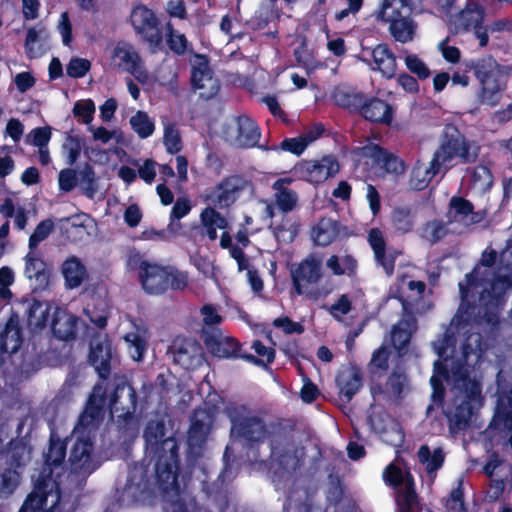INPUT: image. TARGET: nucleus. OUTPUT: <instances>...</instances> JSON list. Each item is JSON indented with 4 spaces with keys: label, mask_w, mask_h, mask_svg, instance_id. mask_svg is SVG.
I'll list each match as a JSON object with an SVG mask.
<instances>
[{
    "label": "nucleus",
    "mask_w": 512,
    "mask_h": 512,
    "mask_svg": "<svg viewBox=\"0 0 512 512\" xmlns=\"http://www.w3.org/2000/svg\"><path fill=\"white\" fill-rule=\"evenodd\" d=\"M495 259L494 251H485L481 263L471 274L466 275L464 282L459 283L462 302L458 313L444 336L433 343L438 359L430 379L432 400L434 404L441 403L444 381L452 385L454 409L446 407L444 412L450 424L457 429L468 424L473 409L481 402V376L476 368L483 352L481 336L479 333L466 336L470 324L465 315L477 294L479 306L485 310L486 321H496L503 297L512 287V239L501 253L503 265L497 273L492 270Z\"/></svg>",
    "instance_id": "obj_1"
},
{
    "label": "nucleus",
    "mask_w": 512,
    "mask_h": 512,
    "mask_svg": "<svg viewBox=\"0 0 512 512\" xmlns=\"http://www.w3.org/2000/svg\"><path fill=\"white\" fill-rule=\"evenodd\" d=\"M164 436L163 422L148 423L144 432L146 457L142 463L130 468L121 498L126 504L145 502L159 491L171 502L170 512H184L178 499L177 443L174 438Z\"/></svg>",
    "instance_id": "obj_2"
},
{
    "label": "nucleus",
    "mask_w": 512,
    "mask_h": 512,
    "mask_svg": "<svg viewBox=\"0 0 512 512\" xmlns=\"http://www.w3.org/2000/svg\"><path fill=\"white\" fill-rule=\"evenodd\" d=\"M106 392L107 388L104 383L95 385L85 410L73 430L74 443L69 457L70 474L85 477L91 474L99 465L93 453V438L102 419V409L107 401Z\"/></svg>",
    "instance_id": "obj_3"
},
{
    "label": "nucleus",
    "mask_w": 512,
    "mask_h": 512,
    "mask_svg": "<svg viewBox=\"0 0 512 512\" xmlns=\"http://www.w3.org/2000/svg\"><path fill=\"white\" fill-rule=\"evenodd\" d=\"M477 151L461 134H446L440 146L434 152L432 160L440 171H448L457 162L469 163L476 159Z\"/></svg>",
    "instance_id": "obj_4"
},
{
    "label": "nucleus",
    "mask_w": 512,
    "mask_h": 512,
    "mask_svg": "<svg viewBox=\"0 0 512 512\" xmlns=\"http://www.w3.org/2000/svg\"><path fill=\"white\" fill-rule=\"evenodd\" d=\"M231 421V436L258 442L265 438L266 429L258 415L244 405H230L226 408Z\"/></svg>",
    "instance_id": "obj_5"
},
{
    "label": "nucleus",
    "mask_w": 512,
    "mask_h": 512,
    "mask_svg": "<svg viewBox=\"0 0 512 512\" xmlns=\"http://www.w3.org/2000/svg\"><path fill=\"white\" fill-rule=\"evenodd\" d=\"M223 137L230 145L250 148L258 144L260 131L254 120L246 115L233 116L223 126Z\"/></svg>",
    "instance_id": "obj_6"
},
{
    "label": "nucleus",
    "mask_w": 512,
    "mask_h": 512,
    "mask_svg": "<svg viewBox=\"0 0 512 512\" xmlns=\"http://www.w3.org/2000/svg\"><path fill=\"white\" fill-rule=\"evenodd\" d=\"M291 274L298 295H305L314 300L318 298V292L311 285L316 284L322 277V263L320 260L309 256L299 263Z\"/></svg>",
    "instance_id": "obj_7"
},
{
    "label": "nucleus",
    "mask_w": 512,
    "mask_h": 512,
    "mask_svg": "<svg viewBox=\"0 0 512 512\" xmlns=\"http://www.w3.org/2000/svg\"><path fill=\"white\" fill-rule=\"evenodd\" d=\"M60 500V488L45 479L36 480L35 490L26 498L19 512H55V506Z\"/></svg>",
    "instance_id": "obj_8"
},
{
    "label": "nucleus",
    "mask_w": 512,
    "mask_h": 512,
    "mask_svg": "<svg viewBox=\"0 0 512 512\" xmlns=\"http://www.w3.org/2000/svg\"><path fill=\"white\" fill-rule=\"evenodd\" d=\"M304 457L302 448H295L292 445L283 448L276 447L272 450L271 470L274 481L289 479L301 464Z\"/></svg>",
    "instance_id": "obj_9"
},
{
    "label": "nucleus",
    "mask_w": 512,
    "mask_h": 512,
    "mask_svg": "<svg viewBox=\"0 0 512 512\" xmlns=\"http://www.w3.org/2000/svg\"><path fill=\"white\" fill-rule=\"evenodd\" d=\"M248 185V182L244 178L231 176L222 180L207 192L205 199L210 205L226 208L236 201L240 192L248 187Z\"/></svg>",
    "instance_id": "obj_10"
},
{
    "label": "nucleus",
    "mask_w": 512,
    "mask_h": 512,
    "mask_svg": "<svg viewBox=\"0 0 512 512\" xmlns=\"http://www.w3.org/2000/svg\"><path fill=\"white\" fill-rule=\"evenodd\" d=\"M338 162L331 156L305 161L295 167L300 178L314 184L322 183L339 172Z\"/></svg>",
    "instance_id": "obj_11"
},
{
    "label": "nucleus",
    "mask_w": 512,
    "mask_h": 512,
    "mask_svg": "<svg viewBox=\"0 0 512 512\" xmlns=\"http://www.w3.org/2000/svg\"><path fill=\"white\" fill-rule=\"evenodd\" d=\"M192 85L202 98L210 99L219 90V81L212 75L208 61L204 56L196 55L192 61Z\"/></svg>",
    "instance_id": "obj_12"
},
{
    "label": "nucleus",
    "mask_w": 512,
    "mask_h": 512,
    "mask_svg": "<svg viewBox=\"0 0 512 512\" xmlns=\"http://www.w3.org/2000/svg\"><path fill=\"white\" fill-rule=\"evenodd\" d=\"M131 24L138 34H141L152 46H158L161 36L158 29V19L148 7L136 5L130 16Z\"/></svg>",
    "instance_id": "obj_13"
},
{
    "label": "nucleus",
    "mask_w": 512,
    "mask_h": 512,
    "mask_svg": "<svg viewBox=\"0 0 512 512\" xmlns=\"http://www.w3.org/2000/svg\"><path fill=\"white\" fill-rule=\"evenodd\" d=\"M168 272L166 266L142 261L139 266V277L143 289L149 294H161L168 289Z\"/></svg>",
    "instance_id": "obj_14"
},
{
    "label": "nucleus",
    "mask_w": 512,
    "mask_h": 512,
    "mask_svg": "<svg viewBox=\"0 0 512 512\" xmlns=\"http://www.w3.org/2000/svg\"><path fill=\"white\" fill-rule=\"evenodd\" d=\"M65 451L64 443L59 439L55 440L54 437H51L50 446L45 456V467L38 479H45L50 484L56 481L58 488H60L61 481L59 479L64 472L62 464L65 458Z\"/></svg>",
    "instance_id": "obj_15"
},
{
    "label": "nucleus",
    "mask_w": 512,
    "mask_h": 512,
    "mask_svg": "<svg viewBox=\"0 0 512 512\" xmlns=\"http://www.w3.org/2000/svg\"><path fill=\"white\" fill-rule=\"evenodd\" d=\"M128 325L129 331L123 335L126 350L134 361L140 362L147 352L150 332L142 322L130 321Z\"/></svg>",
    "instance_id": "obj_16"
},
{
    "label": "nucleus",
    "mask_w": 512,
    "mask_h": 512,
    "mask_svg": "<svg viewBox=\"0 0 512 512\" xmlns=\"http://www.w3.org/2000/svg\"><path fill=\"white\" fill-rule=\"evenodd\" d=\"M58 225L67 239L72 242L85 240L94 227V222L85 213H78L70 217L60 218Z\"/></svg>",
    "instance_id": "obj_17"
},
{
    "label": "nucleus",
    "mask_w": 512,
    "mask_h": 512,
    "mask_svg": "<svg viewBox=\"0 0 512 512\" xmlns=\"http://www.w3.org/2000/svg\"><path fill=\"white\" fill-rule=\"evenodd\" d=\"M358 151L361 156L370 158L379 168L387 173L401 174L405 170L402 160L382 150L376 144L370 143L364 147L358 148Z\"/></svg>",
    "instance_id": "obj_18"
},
{
    "label": "nucleus",
    "mask_w": 512,
    "mask_h": 512,
    "mask_svg": "<svg viewBox=\"0 0 512 512\" xmlns=\"http://www.w3.org/2000/svg\"><path fill=\"white\" fill-rule=\"evenodd\" d=\"M135 392L131 386H118L114 395L109 400V407L112 416L123 419L125 422L132 418L135 410Z\"/></svg>",
    "instance_id": "obj_19"
},
{
    "label": "nucleus",
    "mask_w": 512,
    "mask_h": 512,
    "mask_svg": "<svg viewBox=\"0 0 512 512\" xmlns=\"http://www.w3.org/2000/svg\"><path fill=\"white\" fill-rule=\"evenodd\" d=\"M205 344L209 351L220 358H233L238 356V343L221 330L213 328L205 332Z\"/></svg>",
    "instance_id": "obj_20"
},
{
    "label": "nucleus",
    "mask_w": 512,
    "mask_h": 512,
    "mask_svg": "<svg viewBox=\"0 0 512 512\" xmlns=\"http://www.w3.org/2000/svg\"><path fill=\"white\" fill-rule=\"evenodd\" d=\"M27 323L33 329H41L46 326L51 313L57 311V305L49 301L27 299L23 302Z\"/></svg>",
    "instance_id": "obj_21"
},
{
    "label": "nucleus",
    "mask_w": 512,
    "mask_h": 512,
    "mask_svg": "<svg viewBox=\"0 0 512 512\" xmlns=\"http://www.w3.org/2000/svg\"><path fill=\"white\" fill-rule=\"evenodd\" d=\"M140 60L134 46L124 41L116 43L110 51V66L114 70L128 73Z\"/></svg>",
    "instance_id": "obj_22"
},
{
    "label": "nucleus",
    "mask_w": 512,
    "mask_h": 512,
    "mask_svg": "<svg viewBox=\"0 0 512 512\" xmlns=\"http://www.w3.org/2000/svg\"><path fill=\"white\" fill-rule=\"evenodd\" d=\"M112 358L111 342L106 337H98L91 343L90 361L101 378H106Z\"/></svg>",
    "instance_id": "obj_23"
},
{
    "label": "nucleus",
    "mask_w": 512,
    "mask_h": 512,
    "mask_svg": "<svg viewBox=\"0 0 512 512\" xmlns=\"http://www.w3.org/2000/svg\"><path fill=\"white\" fill-rule=\"evenodd\" d=\"M199 218L201 235L207 236L211 241H215L218 238V230L223 231L229 228L227 218L211 206L203 209Z\"/></svg>",
    "instance_id": "obj_24"
},
{
    "label": "nucleus",
    "mask_w": 512,
    "mask_h": 512,
    "mask_svg": "<svg viewBox=\"0 0 512 512\" xmlns=\"http://www.w3.org/2000/svg\"><path fill=\"white\" fill-rule=\"evenodd\" d=\"M448 217L451 223L456 222L464 227L481 220L480 214L473 211V205L468 200L456 196L450 200Z\"/></svg>",
    "instance_id": "obj_25"
},
{
    "label": "nucleus",
    "mask_w": 512,
    "mask_h": 512,
    "mask_svg": "<svg viewBox=\"0 0 512 512\" xmlns=\"http://www.w3.org/2000/svg\"><path fill=\"white\" fill-rule=\"evenodd\" d=\"M372 59V69L379 71L384 77L392 78L396 74V57L385 44H378L371 50H367Z\"/></svg>",
    "instance_id": "obj_26"
},
{
    "label": "nucleus",
    "mask_w": 512,
    "mask_h": 512,
    "mask_svg": "<svg viewBox=\"0 0 512 512\" xmlns=\"http://www.w3.org/2000/svg\"><path fill=\"white\" fill-rule=\"evenodd\" d=\"M174 361L185 369H194L202 363V348L194 340H183L175 347Z\"/></svg>",
    "instance_id": "obj_27"
},
{
    "label": "nucleus",
    "mask_w": 512,
    "mask_h": 512,
    "mask_svg": "<svg viewBox=\"0 0 512 512\" xmlns=\"http://www.w3.org/2000/svg\"><path fill=\"white\" fill-rule=\"evenodd\" d=\"M24 274L29 280L35 281L37 288L43 289L49 283V270L44 260L37 255L35 250H30L24 258Z\"/></svg>",
    "instance_id": "obj_28"
},
{
    "label": "nucleus",
    "mask_w": 512,
    "mask_h": 512,
    "mask_svg": "<svg viewBox=\"0 0 512 512\" xmlns=\"http://www.w3.org/2000/svg\"><path fill=\"white\" fill-rule=\"evenodd\" d=\"M368 242L374 252L375 259L387 275L392 274L394 269L395 253L386 252L383 233L379 229H371L368 234Z\"/></svg>",
    "instance_id": "obj_29"
},
{
    "label": "nucleus",
    "mask_w": 512,
    "mask_h": 512,
    "mask_svg": "<svg viewBox=\"0 0 512 512\" xmlns=\"http://www.w3.org/2000/svg\"><path fill=\"white\" fill-rule=\"evenodd\" d=\"M61 273L70 289L79 287L87 279L86 267L76 256H70L63 262Z\"/></svg>",
    "instance_id": "obj_30"
},
{
    "label": "nucleus",
    "mask_w": 512,
    "mask_h": 512,
    "mask_svg": "<svg viewBox=\"0 0 512 512\" xmlns=\"http://www.w3.org/2000/svg\"><path fill=\"white\" fill-rule=\"evenodd\" d=\"M361 114L372 122L390 124L393 111L391 106L380 99H370L361 105Z\"/></svg>",
    "instance_id": "obj_31"
},
{
    "label": "nucleus",
    "mask_w": 512,
    "mask_h": 512,
    "mask_svg": "<svg viewBox=\"0 0 512 512\" xmlns=\"http://www.w3.org/2000/svg\"><path fill=\"white\" fill-rule=\"evenodd\" d=\"M77 319L74 315L60 309L54 311L51 322L54 335L61 340L71 339L75 334Z\"/></svg>",
    "instance_id": "obj_32"
},
{
    "label": "nucleus",
    "mask_w": 512,
    "mask_h": 512,
    "mask_svg": "<svg viewBox=\"0 0 512 512\" xmlns=\"http://www.w3.org/2000/svg\"><path fill=\"white\" fill-rule=\"evenodd\" d=\"M416 330V321L413 316L405 315L391 332V341L394 348L401 354L408 345L412 333Z\"/></svg>",
    "instance_id": "obj_33"
},
{
    "label": "nucleus",
    "mask_w": 512,
    "mask_h": 512,
    "mask_svg": "<svg viewBox=\"0 0 512 512\" xmlns=\"http://www.w3.org/2000/svg\"><path fill=\"white\" fill-rule=\"evenodd\" d=\"M339 234V225L330 218H323L312 227L311 238L316 245L327 246L331 244Z\"/></svg>",
    "instance_id": "obj_34"
},
{
    "label": "nucleus",
    "mask_w": 512,
    "mask_h": 512,
    "mask_svg": "<svg viewBox=\"0 0 512 512\" xmlns=\"http://www.w3.org/2000/svg\"><path fill=\"white\" fill-rule=\"evenodd\" d=\"M440 172V169L436 167L432 159L429 163L417 161L411 172L410 186L415 190H422Z\"/></svg>",
    "instance_id": "obj_35"
},
{
    "label": "nucleus",
    "mask_w": 512,
    "mask_h": 512,
    "mask_svg": "<svg viewBox=\"0 0 512 512\" xmlns=\"http://www.w3.org/2000/svg\"><path fill=\"white\" fill-rule=\"evenodd\" d=\"M417 23L408 15L397 18L389 23V31L394 39L400 43L414 40L417 33Z\"/></svg>",
    "instance_id": "obj_36"
},
{
    "label": "nucleus",
    "mask_w": 512,
    "mask_h": 512,
    "mask_svg": "<svg viewBox=\"0 0 512 512\" xmlns=\"http://www.w3.org/2000/svg\"><path fill=\"white\" fill-rule=\"evenodd\" d=\"M418 458L431 481H433L435 472L440 469L444 463L445 454L443 450L441 448L431 450L427 445H423L418 450Z\"/></svg>",
    "instance_id": "obj_37"
},
{
    "label": "nucleus",
    "mask_w": 512,
    "mask_h": 512,
    "mask_svg": "<svg viewBox=\"0 0 512 512\" xmlns=\"http://www.w3.org/2000/svg\"><path fill=\"white\" fill-rule=\"evenodd\" d=\"M484 18V9L475 2L467 4L456 19L454 24L456 27L463 29H474L481 25Z\"/></svg>",
    "instance_id": "obj_38"
},
{
    "label": "nucleus",
    "mask_w": 512,
    "mask_h": 512,
    "mask_svg": "<svg viewBox=\"0 0 512 512\" xmlns=\"http://www.w3.org/2000/svg\"><path fill=\"white\" fill-rule=\"evenodd\" d=\"M475 75L481 85L502 79V70L500 65L491 57L479 60L475 65Z\"/></svg>",
    "instance_id": "obj_39"
},
{
    "label": "nucleus",
    "mask_w": 512,
    "mask_h": 512,
    "mask_svg": "<svg viewBox=\"0 0 512 512\" xmlns=\"http://www.w3.org/2000/svg\"><path fill=\"white\" fill-rule=\"evenodd\" d=\"M21 332L18 322L10 319L0 335V343L7 353H15L21 345Z\"/></svg>",
    "instance_id": "obj_40"
},
{
    "label": "nucleus",
    "mask_w": 512,
    "mask_h": 512,
    "mask_svg": "<svg viewBox=\"0 0 512 512\" xmlns=\"http://www.w3.org/2000/svg\"><path fill=\"white\" fill-rule=\"evenodd\" d=\"M30 460V449L21 441L11 442L6 452L9 468L20 470Z\"/></svg>",
    "instance_id": "obj_41"
},
{
    "label": "nucleus",
    "mask_w": 512,
    "mask_h": 512,
    "mask_svg": "<svg viewBox=\"0 0 512 512\" xmlns=\"http://www.w3.org/2000/svg\"><path fill=\"white\" fill-rule=\"evenodd\" d=\"M408 0H383L377 18L390 23L391 21L405 16L404 13L409 12Z\"/></svg>",
    "instance_id": "obj_42"
},
{
    "label": "nucleus",
    "mask_w": 512,
    "mask_h": 512,
    "mask_svg": "<svg viewBox=\"0 0 512 512\" xmlns=\"http://www.w3.org/2000/svg\"><path fill=\"white\" fill-rule=\"evenodd\" d=\"M21 483V471L5 468L0 472V499L10 498Z\"/></svg>",
    "instance_id": "obj_43"
},
{
    "label": "nucleus",
    "mask_w": 512,
    "mask_h": 512,
    "mask_svg": "<svg viewBox=\"0 0 512 512\" xmlns=\"http://www.w3.org/2000/svg\"><path fill=\"white\" fill-rule=\"evenodd\" d=\"M209 416L206 412L198 410L194 413L189 430V442L191 445L203 441L209 430Z\"/></svg>",
    "instance_id": "obj_44"
},
{
    "label": "nucleus",
    "mask_w": 512,
    "mask_h": 512,
    "mask_svg": "<svg viewBox=\"0 0 512 512\" xmlns=\"http://www.w3.org/2000/svg\"><path fill=\"white\" fill-rule=\"evenodd\" d=\"M341 392L349 399L360 389L361 377L354 369L345 370L337 378Z\"/></svg>",
    "instance_id": "obj_45"
},
{
    "label": "nucleus",
    "mask_w": 512,
    "mask_h": 512,
    "mask_svg": "<svg viewBox=\"0 0 512 512\" xmlns=\"http://www.w3.org/2000/svg\"><path fill=\"white\" fill-rule=\"evenodd\" d=\"M129 122L134 132L142 139L150 137L155 130L153 120L143 111H138Z\"/></svg>",
    "instance_id": "obj_46"
},
{
    "label": "nucleus",
    "mask_w": 512,
    "mask_h": 512,
    "mask_svg": "<svg viewBox=\"0 0 512 512\" xmlns=\"http://www.w3.org/2000/svg\"><path fill=\"white\" fill-rule=\"evenodd\" d=\"M505 87V82L502 79L482 84V102L491 107L496 106L501 101L502 92L505 90Z\"/></svg>",
    "instance_id": "obj_47"
},
{
    "label": "nucleus",
    "mask_w": 512,
    "mask_h": 512,
    "mask_svg": "<svg viewBox=\"0 0 512 512\" xmlns=\"http://www.w3.org/2000/svg\"><path fill=\"white\" fill-rule=\"evenodd\" d=\"M163 144L170 154L178 153L183 147L178 128L170 122L164 123Z\"/></svg>",
    "instance_id": "obj_48"
},
{
    "label": "nucleus",
    "mask_w": 512,
    "mask_h": 512,
    "mask_svg": "<svg viewBox=\"0 0 512 512\" xmlns=\"http://www.w3.org/2000/svg\"><path fill=\"white\" fill-rule=\"evenodd\" d=\"M319 133L312 135V133L305 134L296 138L285 139L281 143V148L285 151H289L293 154L300 155L306 149V147L312 143Z\"/></svg>",
    "instance_id": "obj_49"
},
{
    "label": "nucleus",
    "mask_w": 512,
    "mask_h": 512,
    "mask_svg": "<svg viewBox=\"0 0 512 512\" xmlns=\"http://www.w3.org/2000/svg\"><path fill=\"white\" fill-rule=\"evenodd\" d=\"M220 245L224 249H229L230 255L234 258L238 264V269L240 271L247 268V258L245 257L242 250L238 247L232 246V238L229 234L228 229H224L221 231L220 235Z\"/></svg>",
    "instance_id": "obj_50"
},
{
    "label": "nucleus",
    "mask_w": 512,
    "mask_h": 512,
    "mask_svg": "<svg viewBox=\"0 0 512 512\" xmlns=\"http://www.w3.org/2000/svg\"><path fill=\"white\" fill-rule=\"evenodd\" d=\"M43 31L31 28L27 31L25 50L30 58H37L44 52L43 45L41 43V36Z\"/></svg>",
    "instance_id": "obj_51"
},
{
    "label": "nucleus",
    "mask_w": 512,
    "mask_h": 512,
    "mask_svg": "<svg viewBox=\"0 0 512 512\" xmlns=\"http://www.w3.org/2000/svg\"><path fill=\"white\" fill-rule=\"evenodd\" d=\"M404 62L407 69L417 75L419 79H426L430 76V69L427 64L416 54H406Z\"/></svg>",
    "instance_id": "obj_52"
},
{
    "label": "nucleus",
    "mask_w": 512,
    "mask_h": 512,
    "mask_svg": "<svg viewBox=\"0 0 512 512\" xmlns=\"http://www.w3.org/2000/svg\"><path fill=\"white\" fill-rule=\"evenodd\" d=\"M394 227L401 233L409 232L413 227V219L408 208H397L392 213Z\"/></svg>",
    "instance_id": "obj_53"
},
{
    "label": "nucleus",
    "mask_w": 512,
    "mask_h": 512,
    "mask_svg": "<svg viewBox=\"0 0 512 512\" xmlns=\"http://www.w3.org/2000/svg\"><path fill=\"white\" fill-rule=\"evenodd\" d=\"M397 503L400 512H409L416 503V494L412 481H408L398 492Z\"/></svg>",
    "instance_id": "obj_54"
},
{
    "label": "nucleus",
    "mask_w": 512,
    "mask_h": 512,
    "mask_svg": "<svg viewBox=\"0 0 512 512\" xmlns=\"http://www.w3.org/2000/svg\"><path fill=\"white\" fill-rule=\"evenodd\" d=\"M326 265L335 275H343L354 270L355 261L351 256H345L340 259L333 255L327 260Z\"/></svg>",
    "instance_id": "obj_55"
},
{
    "label": "nucleus",
    "mask_w": 512,
    "mask_h": 512,
    "mask_svg": "<svg viewBox=\"0 0 512 512\" xmlns=\"http://www.w3.org/2000/svg\"><path fill=\"white\" fill-rule=\"evenodd\" d=\"M370 425L371 428L378 434H385L387 432V426H391L392 433H394L397 437V441H402V434L397 429L396 425L393 424V422L389 419V417L385 414L383 415H377V416H371L370 419Z\"/></svg>",
    "instance_id": "obj_56"
},
{
    "label": "nucleus",
    "mask_w": 512,
    "mask_h": 512,
    "mask_svg": "<svg viewBox=\"0 0 512 512\" xmlns=\"http://www.w3.org/2000/svg\"><path fill=\"white\" fill-rule=\"evenodd\" d=\"M471 180L473 185L482 191L489 189L493 183L492 174L484 165H479L474 168Z\"/></svg>",
    "instance_id": "obj_57"
},
{
    "label": "nucleus",
    "mask_w": 512,
    "mask_h": 512,
    "mask_svg": "<svg viewBox=\"0 0 512 512\" xmlns=\"http://www.w3.org/2000/svg\"><path fill=\"white\" fill-rule=\"evenodd\" d=\"M275 191V201L279 209L284 212H289L296 207L298 196L294 191L290 189Z\"/></svg>",
    "instance_id": "obj_58"
},
{
    "label": "nucleus",
    "mask_w": 512,
    "mask_h": 512,
    "mask_svg": "<svg viewBox=\"0 0 512 512\" xmlns=\"http://www.w3.org/2000/svg\"><path fill=\"white\" fill-rule=\"evenodd\" d=\"M53 226L54 224L51 220H44L40 222L29 238V249L35 250L39 243L48 237L53 229Z\"/></svg>",
    "instance_id": "obj_59"
},
{
    "label": "nucleus",
    "mask_w": 512,
    "mask_h": 512,
    "mask_svg": "<svg viewBox=\"0 0 512 512\" xmlns=\"http://www.w3.org/2000/svg\"><path fill=\"white\" fill-rule=\"evenodd\" d=\"M448 232L447 226L441 221H431L423 229V237L430 242H437Z\"/></svg>",
    "instance_id": "obj_60"
},
{
    "label": "nucleus",
    "mask_w": 512,
    "mask_h": 512,
    "mask_svg": "<svg viewBox=\"0 0 512 512\" xmlns=\"http://www.w3.org/2000/svg\"><path fill=\"white\" fill-rule=\"evenodd\" d=\"M95 104L92 100H82L77 101L73 108V113L75 116L82 119L83 123L89 125L93 120V115L95 113Z\"/></svg>",
    "instance_id": "obj_61"
},
{
    "label": "nucleus",
    "mask_w": 512,
    "mask_h": 512,
    "mask_svg": "<svg viewBox=\"0 0 512 512\" xmlns=\"http://www.w3.org/2000/svg\"><path fill=\"white\" fill-rule=\"evenodd\" d=\"M85 313L92 323L99 328H104L107 322V306L103 301L91 309L89 305L85 308Z\"/></svg>",
    "instance_id": "obj_62"
},
{
    "label": "nucleus",
    "mask_w": 512,
    "mask_h": 512,
    "mask_svg": "<svg viewBox=\"0 0 512 512\" xmlns=\"http://www.w3.org/2000/svg\"><path fill=\"white\" fill-rule=\"evenodd\" d=\"M90 62L84 58H72L66 67L67 74L72 78H81L89 71Z\"/></svg>",
    "instance_id": "obj_63"
},
{
    "label": "nucleus",
    "mask_w": 512,
    "mask_h": 512,
    "mask_svg": "<svg viewBox=\"0 0 512 512\" xmlns=\"http://www.w3.org/2000/svg\"><path fill=\"white\" fill-rule=\"evenodd\" d=\"M168 31L167 44L169 48L177 54L184 53L187 48V39L185 35L173 30L169 25Z\"/></svg>",
    "instance_id": "obj_64"
}]
</instances>
